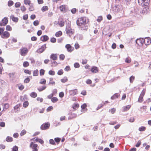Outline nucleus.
<instances>
[{
	"mask_svg": "<svg viewBox=\"0 0 151 151\" xmlns=\"http://www.w3.org/2000/svg\"><path fill=\"white\" fill-rule=\"evenodd\" d=\"M91 71L92 73H96L98 72V68L96 66H93L92 67Z\"/></svg>",
	"mask_w": 151,
	"mask_h": 151,
	"instance_id": "18",
	"label": "nucleus"
},
{
	"mask_svg": "<svg viewBox=\"0 0 151 151\" xmlns=\"http://www.w3.org/2000/svg\"><path fill=\"white\" fill-rule=\"evenodd\" d=\"M29 65V63L27 61L24 62L23 63V66L24 67H27Z\"/></svg>",
	"mask_w": 151,
	"mask_h": 151,
	"instance_id": "42",
	"label": "nucleus"
},
{
	"mask_svg": "<svg viewBox=\"0 0 151 151\" xmlns=\"http://www.w3.org/2000/svg\"><path fill=\"white\" fill-rule=\"evenodd\" d=\"M62 32L61 31H59L56 32L55 34V36L56 37H59L62 35Z\"/></svg>",
	"mask_w": 151,
	"mask_h": 151,
	"instance_id": "25",
	"label": "nucleus"
},
{
	"mask_svg": "<svg viewBox=\"0 0 151 151\" xmlns=\"http://www.w3.org/2000/svg\"><path fill=\"white\" fill-rule=\"evenodd\" d=\"M150 0H138V2L142 6H147L149 4Z\"/></svg>",
	"mask_w": 151,
	"mask_h": 151,
	"instance_id": "4",
	"label": "nucleus"
},
{
	"mask_svg": "<svg viewBox=\"0 0 151 151\" xmlns=\"http://www.w3.org/2000/svg\"><path fill=\"white\" fill-rule=\"evenodd\" d=\"M87 106V105L86 104H83L81 106V111L83 112H84L86 111L87 110V109H86Z\"/></svg>",
	"mask_w": 151,
	"mask_h": 151,
	"instance_id": "15",
	"label": "nucleus"
},
{
	"mask_svg": "<svg viewBox=\"0 0 151 151\" xmlns=\"http://www.w3.org/2000/svg\"><path fill=\"white\" fill-rule=\"evenodd\" d=\"M74 66L75 68H78L80 67V65L78 63H76L74 64Z\"/></svg>",
	"mask_w": 151,
	"mask_h": 151,
	"instance_id": "52",
	"label": "nucleus"
},
{
	"mask_svg": "<svg viewBox=\"0 0 151 151\" xmlns=\"http://www.w3.org/2000/svg\"><path fill=\"white\" fill-rule=\"evenodd\" d=\"M56 39L54 37H52L50 39L51 42L52 43L55 42H56Z\"/></svg>",
	"mask_w": 151,
	"mask_h": 151,
	"instance_id": "61",
	"label": "nucleus"
},
{
	"mask_svg": "<svg viewBox=\"0 0 151 151\" xmlns=\"http://www.w3.org/2000/svg\"><path fill=\"white\" fill-rule=\"evenodd\" d=\"M6 140L8 142H11L13 141V138L11 137L7 136L6 139Z\"/></svg>",
	"mask_w": 151,
	"mask_h": 151,
	"instance_id": "22",
	"label": "nucleus"
},
{
	"mask_svg": "<svg viewBox=\"0 0 151 151\" xmlns=\"http://www.w3.org/2000/svg\"><path fill=\"white\" fill-rule=\"evenodd\" d=\"M50 143L53 145H55V142L54 140L52 139H50L49 140Z\"/></svg>",
	"mask_w": 151,
	"mask_h": 151,
	"instance_id": "59",
	"label": "nucleus"
},
{
	"mask_svg": "<svg viewBox=\"0 0 151 151\" xmlns=\"http://www.w3.org/2000/svg\"><path fill=\"white\" fill-rule=\"evenodd\" d=\"M13 1L11 0L9 1L8 2V5L9 6H11L14 4Z\"/></svg>",
	"mask_w": 151,
	"mask_h": 151,
	"instance_id": "32",
	"label": "nucleus"
},
{
	"mask_svg": "<svg viewBox=\"0 0 151 151\" xmlns=\"http://www.w3.org/2000/svg\"><path fill=\"white\" fill-rule=\"evenodd\" d=\"M48 74L50 75L54 76L55 75V72L54 71L50 70L49 71Z\"/></svg>",
	"mask_w": 151,
	"mask_h": 151,
	"instance_id": "36",
	"label": "nucleus"
},
{
	"mask_svg": "<svg viewBox=\"0 0 151 151\" xmlns=\"http://www.w3.org/2000/svg\"><path fill=\"white\" fill-rule=\"evenodd\" d=\"M88 22V19L86 17H82L78 18L76 21V23L79 26L81 27V30H86L87 29V27L85 26Z\"/></svg>",
	"mask_w": 151,
	"mask_h": 151,
	"instance_id": "1",
	"label": "nucleus"
},
{
	"mask_svg": "<svg viewBox=\"0 0 151 151\" xmlns=\"http://www.w3.org/2000/svg\"><path fill=\"white\" fill-rule=\"evenodd\" d=\"M143 96L140 95L138 100V102L139 103L142 102L143 101Z\"/></svg>",
	"mask_w": 151,
	"mask_h": 151,
	"instance_id": "27",
	"label": "nucleus"
},
{
	"mask_svg": "<svg viewBox=\"0 0 151 151\" xmlns=\"http://www.w3.org/2000/svg\"><path fill=\"white\" fill-rule=\"evenodd\" d=\"M4 30V28H0V35H2V33L3 32Z\"/></svg>",
	"mask_w": 151,
	"mask_h": 151,
	"instance_id": "56",
	"label": "nucleus"
},
{
	"mask_svg": "<svg viewBox=\"0 0 151 151\" xmlns=\"http://www.w3.org/2000/svg\"><path fill=\"white\" fill-rule=\"evenodd\" d=\"M19 108V105H16V106H15L14 107V111L16 112H17L18 111V110H17V109H18Z\"/></svg>",
	"mask_w": 151,
	"mask_h": 151,
	"instance_id": "62",
	"label": "nucleus"
},
{
	"mask_svg": "<svg viewBox=\"0 0 151 151\" xmlns=\"http://www.w3.org/2000/svg\"><path fill=\"white\" fill-rule=\"evenodd\" d=\"M21 4L19 2H17L15 4V6L16 8L19 7L20 6Z\"/></svg>",
	"mask_w": 151,
	"mask_h": 151,
	"instance_id": "47",
	"label": "nucleus"
},
{
	"mask_svg": "<svg viewBox=\"0 0 151 151\" xmlns=\"http://www.w3.org/2000/svg\"><path fill=\"white\" fill-rule=\"evenodd\" d=\"M45 70L43 69H42L40 70V76L43 75L45 73Z\"/></svg>",
	"mask_w": 151,
	"mask_h": 151,
	"instance_id": "45",
	"label": "nucleus"
},
{
	"mask_svg": "<svg viewBox=\"0 0 151 151\" xmlns=\"http://www.w3.org/2000/svg\"><path fill=\"white\" fill-rule=\"evenodd\" d=\"M8 22L7 17H5L0 22V26H3L6 25Z\"/></svg>",
	"mask_w": 151,
	"mask_h": 151,
	"instance_id": "7",
	"label": "nucleus"
},
{
	"mask_svg": "<svg viewBox=\"0 0 151 151\" xmlns=\"http://www.w3.org/2000/svg\"><path fill=\"white\" fill-rule=\"evenodd\" d=\"M26 133V130H22L20 133V135L21 136H22L25 134Z\"/></svg>",
	"mask_w": 151,
	"mask_h": 151,
	"instance_id": "46",
	"label": "nucleus"
},
{
	"mask_svg": "<svg viewBox=\"0 0 151 151\" xmlns=\"http://www.w3.org/2000/svg\"><path fill=\"white\" fill-rule=\"evenodd\" d=\"M134 79V77L132 76L129 78V81L130 83H132Z\"/></svg>",
	"mask_w": 151,
	"mask_h": 151,
	"instance_id": "58",
	"label": "nucleus"
},
{
	"mask_svg": "<svg viewBox=\"0 0 151 151\" xmlns=\"http://www.w3.org/2000/svg\"><path fill=\"white\" fill-rule=\"evenodd\" d=\"M6 29L7 31H11L12 30V28L9 25H7L6 26Z\"/></svg>",
	"mask_w": 151,
	"mask_h": 151,
	"instance_id": "38",
	"label": "nucleus"
},
{
	"mask_svg": "<svg viewBox=\"0 0 151 151\" xmlns=\"http://www.w3.org/2000/svg\"><path fill=\"white\" fill-rule=\"evenodd\" d=\"M46 88V86H42L41 87L38 88V90L39 91H41L45 90Z\"/></svg>",
	"mask_w": 151,
	"mask_h": 151,
	"instance_id": "33",
	"label": "nucleus"
},
{
	"mask_svg": "<svg viewBox=\"0 0 151 151\" xmlns=\"http://www.w3.org/2000/svg\"><path fill=\"white\" fill-rule=\"evenodd\" d=\"M69 91L70 95L74 96L77 93V89H75L73 90H70Z\"/></svg>",
	"mask_w": 151,
	"mask_h": 151,
	"instance_id": "14",
	"label": "nucleus"
},
{
	"mask_svg": "<svg viewBox=\"0 0 151 151\" xmlns=\"http://www.w3.org/2000/svg\"><path fill=\"white\" fill-rule=\"evenodd\" d=\"M144 43L145 45H149L151 43V40L149 37H146L144 39Z\"/></svg>",
	"mask_w": 151,
	"mask_h": 151,
	"instance_id": "12",
	"label": "nucleus"
},
{
	"mask_svg": "<svg viewBox=\"0 0 151 151\" xmlns=\"http://www.w3.org/2000/svg\"><path fill=\"white\" fill-rule=\"evenodd\" d=\"M28 18V14H25L24 15L23 17V19L24 20H27Z\"/></svg>",
	"mask_w": 151,
	"mask_h": 151,
	"instance_id": "64",
	"label": "nucleus"
},
{
	"mask_svg": "<svg viewBox=\"0 0 151 151\" xmlns=\"http://www.w3.org/2000/svg\"><path fill=\"white\" fill-rule=\"evenodd\" d=\"M125 61L127 63H129L131 62V60L130 58H126Z\"/></svg>",
	"mask_w": 151,
	"mask_h": 151,
	"instance_id": "41",
	"label": "nucleus"
},
{
	"mask_svg": "<svg viewBox=\"0 0 151 151\" xmlns=\"http://www.w3.org/2000/svg\"><path fill=\"white\" fill-rule=\"evenodd\" d=\"M24 88V86L22 85H19L18 86L19 89L20 90H22Z\"/></svg>",
	"mask_w": 151,
	"mask_h": 151,
	"instance_id": "55",
	"label": "nucleus"
},
{
	"mask_svg": "<svg viewBox=\"0 0 151 151\" xmlns=\"http://www.w3.org/2000/svg\"><path fill=\"white\" fill-rule=\"evenodd\" d=\"M21 9L22 12L25 11L26 10V8L24 6H22L21 7Z\"/></svg>",
	"mask_w": 151,
	"mask_h": 151,
	"instance_id": "54",
	"label": "nucleus"
},
{
	"mask_svg": "<svg viewBox=\"0 0 151 151\" xmlns=\"http://www.w3.org/2000/svg\"><path fill=\"white\" fill-rule=\"evenodd\" d=\"M60 81L64 83L68 81V79L66 77H64L63 78L61 79Z\"/></svg>",
	"mask_w": 151,
	"mask_h": 151,
	"instance_id": "35",
	"label": "nucleus"
},
{
	"mask_svg": "<svg viewBox=\"0 0 151 151\" xmlns=\"http://www.w3.org/2000/svg\"><path fill=\"white\" fill-rule=\"evenodd\" d=\"M46 48V44H45L42 45L40 48L38 49L36 52L39 53H42L45 50Z\"/></svg>",
	"mask_w": 151,
	"mask_h": 151,
	"instance_id": "10",
	"label": "nucleus"
},
{
	"mask_svg": "<svg viewBox=\"0 0 151 151\" xmlns=\"http://www.w3.org/2000/svg\"><path fill=\"white\" fill-rule=\"evenodd\" d=\"M48 10V8L47 6H43L42 9L41 10L43 12H44L46 11H47Z\"/></svg>",
	"mask_w": 151,
	"mask_h": 151,
	"instance_id": "26",
	"label": "nucleus"
},
{
	"mask_svg": "<svg viewBox=\"0 0 151 151\" xmlns=\"http://www.w3.org/2000/svg\"><path fill=\"white\" fill-rule=\"evenodd\" d=\"M18 147L16 146H14L12 148V151H17L18 150Z\"/></svg>",
	"mask_w": 151,
	"mask_h": 151,
	"instance_id": "53",
	"label": "nucleus"
},
{
	"mask_svg": "<svg viewBox=\"0 0 151 151\" xmlns=\"http://www.w3.org/2000/svg\"><path fill=\"white\" fill-rule=\"evenodd\" d=\"M131 107V106L130 105L123 106L122 108V111H125L129 110Z\"/></svg>",
	"mask_w": 151,
	"mask_h": 151,
	"instance_id": "17",
	"label": "nucleus"
},
{
	"mask_svg": "<svg viewBox=\"0 0 151 151\" xmlns=\"http://www.w3.org/2000/svg\"><path fill=\"white\" fill-rule=\"evenodd\" d=\"M102 20V17L101 16H99L97 19V21L99 22H100Z\"/></svg>",
	"mask_w": 151,
	"mask_h": 151,
	"instance_id": "63",
	"label": "nucleus"
},
{
	"mask_svg": "<svg viewBox=\"0 0 151 151\" xmlns=\"http://www.w3.org/2000/svg\"><path fill=\"white\" fill-rule=\"evenodd\" d=\"M65 5H63L60 6V9L61 11L63 12L65 10Z\"/></svg>",
	"mask_w": 151,
	"mask_h": 151,
	"instance_id": "23",
	"label": "nucleus"
},
{
	"mask_svg": "<svg viewBox=\"0 0 151 151\" xmlns=\"http://www.w3.org/2000/svg\"><path fill=\"white\" fill-rule=\"evenodd\" d=\"M46 83V81L44 79H42L40 80V83L42 84H45Z\"/></svg>",
	"mask_w": 151,
	"mask_h": 151,
	"instance_id": "40",
	"label": "nucleus"
},
{
	"mask_svg": "<svg viewBox=\"0 0 151 151\" xmlns=\"http://www.w3.org/2000/svg\"><path fill=\"white\" fill-rule=\"evenodd\" d=\"M63 72L62 70H59L58 72V74L59 75H61L63 74Z\"/></svg>",
	"mask_w": 151,
	"mask_h": 151,
	"instance_id": "49",
	"label": "nucleus"
},
{
	"mask_svg": "<svg viewBox=\"0 0 151 151\" xmlns=\"http://www.w3.org/2000/svg\"><path fill=\"white\" fill-rule=\"evenodd\" d=\"M39 71L38 70H36L33 71V76H36L38 75Z\"/></svg>",
	"mask_w": 151,
	"mask_h": 151,
	"instance_id": "29",
	"label": "nucleus"
},
{
	"mask_svg": "<svg viewBox=\"0 0 151 151\" xmlns=\"http://www.w3.org/2000/svg\"><path fill=\"white\" fill-rule=\"evenodd\" d=\"M49 84H51L52 85H54L55 84V82L53 81V78H50L49 80Z\"/></svg>",
	"mask_w": 151,
	"mask_h": 151,
	"instance_id": "20",
	"label": "nucleus"
},
{
	"mask_svg": "<svg viewBox=\"0 0 151 151\" xmlns=\"http://www.w3.org/2000/svg\"><path fill=\"white\" fill-rule=\"evenodd\" d=\"M65 47L67 49V50L69 52H71L74 50V48L69 44L66 45Z\"/></svg>",
	"mask_w": 151,
	"mask_h": 151,
	"instance_id": "11",
	"label": "nucleus"
},
{
	"mask_svg": "<svg viewBox=\"0 0 151 151\" xmlns=\"http://www.w3.org/2000/svg\"><path fill=\"white\" fill-rule=\"evenodd\" d=\"M40 39L41 41L43 42H45L47 41L49 39V37L48 36L45 35L42 36L40 37Z\"/></svg>",
	"mask_w": 151,
	"mask_h": 151,
	"instance_id": "16",
	"label": "nucleus"
},
{
	"mask_svg": "<svg viewBox=\"0 0 151 151\" xmlns=\"http://www.w3.org/2000/svg\"><path fill=\"white\" fill-rule=\"evenodd\" d=\"M118 95L117 93L115 94L114 95L112 96L111 97V99H114L117 98H118Z\"/></svg>",
	"mask_w": 151,
	"mask_h": 151,
	"instance_id": "43",
	"label": "nucleus"
},
{
	"mask_svg": "<svg viewBox=\"0 0 151 151\" xmlns=\"http://www.w3.org/2000/svg\"><path fill=\"white\" fill-rule=\"evenodd\" d=\"M65 30L67 34L69 35H72L74 33L73 30L70 27L69 25L66 26Z\"/></svg>",
	"mask_w": 151,
	"mask_h": 151,
	"instance_id": "5",
	"label": "nucleus"
},
{
	"mask_svg": "<svg viewBox=\"0 0 151 151\" xmlns=\"http://www.w3.org/2000/svg\"><path fill=\"white\" fill-rule=\"evenodd\" d=\"M50 124L48 123L42 124L41 126V129L42 130H45L48 129L50 127Z\"/></svg>",
	"mask_w": 151,
	"mask_h": 151,
	"instance_id": "13",
	"label": "nucleus"
},
{
	"mask_svg": "<svg viewBox=\"0 0 151 151\" xmlns=\"http://www.w3.org/2000/svg\"><path fill=\"white\" fill-rule=\"evenodd\" d=\"M5 148V145L2 144H0V149H4Z\"/></svg>",
	"mask_w": 151,
	"mask_h": 151,
	"instance_id": "57",
	"label": "nucleus"
},
{
	"mask_svg": "<svg viewBox=\"0 0 151 151\" xmlns=\"http://www.w3.org/2000/svg\"><path fill=\"white\" fill-rule=\"evenodd\" d=\"M77 116V114H76L72 113H71L70 116L71 118H74L76 117Z\"/></svg>",
	"mask_w": 151,
	"mask_h": 151,
	"instance_id": "50",
	"label": "nucleus"
},
{
	"mask_svg": "<svg viewBox=\"0 0 151 151\" xmlns=\"http://www.w3.org/2000/svg\"><path fill=\"white\" fill-rule=\"evenodd\" d=\"M116 109L114 108H112L109 109V111L112 114H114L116 111Z\"/></svg>",
	"mask_w": 151,
	"mask_h": 151,
	"instance_id": "44",
	"label": "nucleus"
},
{
	"mask_svg": "<svg viewBox=\"0 0 151 151\" xmlns=\"http://www.w3.org/2000/svg\"><path fill=\"white\" fill-rule=\"evenodd\" d=\"M111 12L115 14H117L120 17H123L124 15V12L122 10V7L119 5H116L113 6L111 9Z\"/></svg>",
	"mask_w": 151,
	"mask_h": 151,
	"instance_id": "2",
	"label": "nucleus"
},
{
	"mask_svg": "<svg viewBox=\"0 0 151 151\" xmlns=\"http://www.w3.org/2000/svg\"><path fill=\"white\" fill-rule=\"evenodd\" d=\"M10 33L7 31H5L3 32L1 35V37L3 39H7L10 36Z\"/></svg>",
	"mask_w": 151,
	"mask_h": 151,
	"instance_id": "8",
	"label": "nucleus"
},
{
	"mask_svg": "<svg viewBox=\"0 0 151 151\" xmlns=\"http://www.w3.org/2000/svg\"><path fill=\"white\" fill-rule=\"evenodd\" d=\"M29 104L27 101H25L23 104V106L24 108H26L28 106Z\"/></svg>",
	"mask_w": 151,
	"mask_h": 151,
	"instance_id": "28",
	"label": "nucleus"
},
{
	"mask_svg": "<svg viewBox=\"0 0 151 151\" xmlns=\"http://www.w3.org/2000/svg\"><path fill=\"white\" fill-rule=\"evenodd\" d=\"M50 58L53 60H56L57 58V56L56 54H52L51 55Z\"/></svg>",
	"mask_w": 151,
	"mask_h": 151,
	"instance_id": "21",
	"label": "nucleus"
},
{
	"mask_svg": "<svg viewBox=\"0 0 151 151\" xmlns=\"http://www.w3.org/2000/svg\"><path fill=\"white\" fill-rule=\"evenodd\" d=\"M10 18L12 20L15 22H17L19 20L18 18L17 17H15L14 15H11L10 16Z\"/></svg>",
	"mask_w": 151,
	"mask_h": 151,
	"instance_id": "19",
	"label": "nucleus"
},
{
	"mask_svg": "<svg viewBox=\"0 0 151 151\" xmlns=\"http://www.w3.org/2000/svg\"><path fill=\"white\" fill-rule=\"evenodd\" d=\"M53 107L52 106L48 107L47 109V112L50 111L53 109Z\"/></svg>",
	"mask_w": 151,
	"mask_h": 151,
	"instance_id": "48",
	"label": "nucleus"
},
{
	"mask_svg": "<svg viewBox=\"0 0 151 151\" xmlns=\"http://www.w3.org/2000/svg\"><path fill=\"white\" fill-rule=\"evenodd\" d=\"M79 106V105L77 103H75L73 105V108L74 109H76V108L78 107Z\"/></svg>",
	"mask_w": 151,
	"mask_h": 151,
	"instance_id": "39",
	"label": "nucleus"
},
{
	"mask_svg": "<svg viewBox=\"0 0 151 151\" xmlns=\"http://www.w3.org/2000/svg\"><path fill=\"white\" fill-rule=\"evenodd\" d=\"M146 129V128L145 127L142 126L139 128V130L140 131H143L145 130Z\"/></svg>",
	"mask_w": 151,
	"mask_h": 151,
	"instance_id": "37",
	"label": "nucleus"
},
{
	"mask_svg": "<svg viewBox=\"0 0 151 151\" xmlns=\"http://www.w3.org/2000/svg\"><path fill=\"white\" fill-rule=\"evenodd\" d=\"M24 71L25 73L28 74L29 75L31 74V71L28 70H25Z\"/></svg>",
	"mask_w": 151,
	"mask_h": 151,
	"instance_id": "60",
	"label": "nucleus"
},
{
	"mask_svg": "<svg viewBox=\"0 0 151 151\" xmlns=\"http://www.w3.org/2000/svg\"><path fill=\"white\" fill-rule=\"evenodd\" d=\"M29 8V10L30 11H33L34 10V5L33 4H30V5Z\"/></svg>",
	"mask_w": 151,
	"mask_h": 151,
	"instance_id": "24",
	"label": "nucleus"
},
{
	"mask_svg": "<svg viewBox=\"0 0 151 151\" xmlns=\"http://www.w3.org/2000/svg\"><path fill=\"white\" fill-rule=\"evenodd\" d=\"M30 96L31 97L34 98L37 96V94L35 92H32L30 94Z\"/></svg>",
	"mask_w": 151,
	"mask_h": 151,
	"instance_id": "34",
	"label": "nucleus"
},
{
	"mask_svg": "<svg viewBox=\"0 0 151 151\" xmlns=\"http://www.w3.org/2000/svg\"><path fill=\"white\" fill-rule=\"evenodd\" d=\"M144 42V39L143 38L138 39L136 40V43L140 46H142L143 45Z\"/></svg>",
	"mask_w": 151,
	"mask_h": 151,
	"instance_id": "9",
	"label": "nucleus"
},
{
	"mask_svg": "<svg viewBox=\"0 0 151 151\" xmlns=\"http://www.w3.org/2000/svg\"><path fill=\"white\" fill-rule=\"evenodd\" d=\"M29 52V50L25 47H22L19 50V53L21 55L25 56Z\"/></svg>",
	"mask_w": 151,
	"mask_h": 151,
	"instance_id": "3",
	"label": "nucleus"
},
{
	"mask_svg": "<svg viewBox=\"0 0 151 151\" xmlns=\"http://www.w3.org/2000/svg\"><path fill=\"white\" fill-rule=\"evenodd\" d=\"M29 147L32 149V151H38V145L37 144H34L32 142H31Z\"/></svg>",
	"mask_w": 151,
	"mask_h": 151,
	"instance_id": "6",
	"label": "nucleus"
},
{
	"mask_svg": "<svg viewBox=\"0 0 151 151\" xmlns=\"http://www.w3.org/2000/svg\"><path fill=\"white\" fill-rule=\"evenodd\" d=\"M58 100V99L56 97H53L51 99V101L53 103L57 102Z\"/></svg>",
	"mask_w": 151,
	"mask_h": 151,
	"instance_id": "30",
	"label": "nucleus"
},
{
	"mask_svg": "<svg viewBox=\"0 0 151 151\" xmlns=\"http://www.w3.org/2000/svg\"><path fill=\"white\" fill-rule=\"evenodd\" d=\"M24 4L26 5H30L31 4V1L29 0H24Z\"/></svg>",
	"mask_w": 151,
	"mask_h": 151,
	"instance_id": "31",
	"label": "nucleus"
},
{
	"mask_svg": "<svg viewBox=\"0 0 151 151\" xmlns=\"http://www.w3.org/2000/svg\"><path fill=\"white\" fill-rule=\"evenodd\" d=\"M39 23V22L38 20L35 21L33 22V24L35 26L38 25Z\"/></svg>",
	"mask_w": 151,
	"mask_h": 151,
	"instance_id": "51",
	"label": "nucleus"
}]
</instances>
